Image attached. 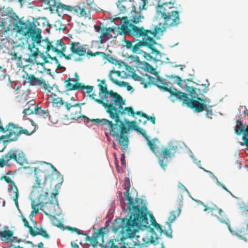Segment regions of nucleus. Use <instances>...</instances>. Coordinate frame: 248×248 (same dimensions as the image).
<instances>
[{
	"label": "nucleus",
	"mask_w": 248,
	"mask_h": 248,
	"mask_svg": "<svg viewBox=\"0 0 248 248\" xmlns=\"http://www.w3.org/2000/svg\"><path fill=\"white\" fill-rule=\"evenodd\" d=\"M173 3L165 2L156 7L157 16L163 20V26L165 27H175L180 23L179 13L173 9Z\"/></svg>",
	"instance_id": "7ed1b4c3"
},
{
	"label": "nucleus",
	"mask_w": 248,
	"mask_h": 248,
	"mask_svg": "<svg viewBox=\"0 0 248 248\" xmlns=\"http://www.w3.org/2000/svg\"><path fill=\"white\" fill-rule=\"evenodd\" d=\"M6 140H3V143L7 142L16 141L22 134L30 136L33 133V131L30 132L27 129H24L22 127H19L17 124L13 123H9L5 126Z\"/></svg>",
	"instance_id": "423d86ee"
},
{
	"label": "nucleus",
	"mask_w": 248,
	"mask_h": 248,
	"mask_svg": "<svg viewBox=\"0 0 248 248\" xmlns=\"http://www.w3.org/2000/svg\"><path fill=\"white\" fill-rule=\"evenodd\" d=\"M135 28L136 29L135 30H136V33H139L140 35L143 34L146 38L154 40V38H155L157 35L162 34L167 27H164L163 25L162 28L155 26L153 31L150 30H145L143 27Z\"/></svg>",
	"instance_id": "f3484780"
},
{
	"label": "nucleus",
	"mask_w": 248,
	"mask_h": 248,
	"mask_svg": "<svg viewBox=\"0 0 248 248\" xmlns=\"http://www.w3.org/2000/svg\"><path fill=\"white\" fill-rule=\"evenodd\" d=\"M66 46L62 39H59V43L57 49L58 51H55L54 53L58 55L59 58H61L64 57L66 60H70L72 59V55L68 54L65 55Z\"/></svg>",
	"instance_id": "393cba45"
},
{
	"label": "nucleus",
	"mask_w": 248,
	"mask_h": 248,
	"mask_svg": "<svg viewBox=\"0 0 248 248\" xmlns=\"http://www.w3.org/2000/svg\"><path fill=\"white\" fill-rule=\"evenodd\" d=\"M41 31L36 28L34 23H30V27L26 34V36L31 37L34 42L38 43L41 39Z\"/></svg>",
	"instance_id": "4be33fe9"
},
{
	"label": "nucleus",
	"mask_w": 248,
	"mask_h": 248,
	"mask_svg": "<svg viewBox=\"0 0 248 248\" xmlns=\"http://www.w3.org/2000/svg\"><path fill=\"white\" fill-rule=\"evenodd\" d=\"M147 140V144L150 148V149L156 155H157L158 152L159 151V149L157 146L154 143V141L155 140H157L156 139H154L152 140H150L148 138Z\"/></svg>",
	"instance_id": "e433bc0d"
},
{
	"label": "nucleus",
	"mask_w": 248,
	"mask_h": 248,
	"mask_svg": "<svg viewBox=\"0 0 248 248\" xmlns=\"http://www.w3.org/2000/svg\"><path fill=\"white\" fill-rule=\"evenodd\" d=\"M245 114L248 117V110H247ZM235 133L237 135L242 134H244L242 137L244 144L246 148L248 147V124H244L242 121L237 120L236 122V125L234 128Z\"/></svg>",
	"instance_id": "a211bd4d"
},
{
	"label": "nucleus",
	"mask_w": 248,
	"mask_h": 248,
	"mask_svg": "<svg viewBox=\"0 0 248 248\" xmlns=\"http://www.w3.org/2000/svg\"><path fill=\"white\" fill-rule=\"evenodd\" d=\"M36 184L32 187V194L35 195V194H39L41 192H44L45 190H47L48 189L46 187L45 183H41V181L36 177Z\"/></svg>",
	"instance_id": "cd10ccee"
},
{
	"label": "nucleus",
	"mask_w": 248,
	"mask_h": 248,
	"mask_svg": "<svg viewBox=\"0 0 248 248\" xmlns=\"http://www.w3.org/2000/svg\"><path fill=\"white\" fill-rule=\"evenodd\" d=\"M139 133L142 135L146 140H148V136L146 135V131L141 128L139 127L136 130Z\"/></svg>",
	"instance_id": "4d7b16f0"
},
{
	"label": "nucleus",
	"mask_w": 248,
	"mask_h": 248,
	"mask_svg": "<svg viewBox=\"0 0 248 248\" xmlns=\"http://www.w3.org/2000/svg\"><path fill=\"white\" fill-rule=\"evenodd\" d=\"M30 23L27 24L26 23L20 21L18 25L16 26L17 31L19 33L25 36L28 31V29L30 27Z\"/></svg>",
	"instance_id": "2f4dec72"
},
{
	"label": "nucleus",
	"mask_w": 248,
	"mask_h": 248,
	"mask_svg": "<svg viewBox=\"0 0 248 248\" xmlns=\"http://www.w3.org/2000/svg\"><path fill=\"white\" fill-rule=\"evenodd\" d=\"M203 211L209 212L211 215L216 217L220 223L227 224L230 230L229 220L222 209L218 208L216 205L211 202L207 203V205L204 206Z\"/></svg>",
	"instance_id": "ddd939ff"
},
{
	"label": "nucleus",
	"mask_w": 248,
	"mask_h": 248,
	"mask_svg": "<svg viewBox=\"0 0 248 248\" xmlns=\"http://www.w3.org/2000/svg\"><path fill=\"white\" fill-rule=\"evenodd\" d=\"M27 82L29 83L31 85L33 86H39L45 90L50 92L53 89V87H51L48 83L46 82L45 80L41 78H36L33 75H27L26 78Z\"/></svg>",
	"instance_id": "6ab92c4d"
},
{
	"label": "nucleus",
	"mask_w": 248,
	"mask_h": 248,
	"mask_svg": "<svg viewBox=\"0 0 248 248\" xmlns=\"http://www.w3.org/2000/svg\"><path fill=\"white\" fill-rule=\"evenodd\" d=\"M147 0H141V2H139V8L141 10L142 9H145V6L147 4Z\"/></svg>",
	"instance_id": "13d9d810"
},
{
	"label": "nucleus",
	"mask_w": 248,
	"mask_h": 248,
	"mask_svg": "<svg viewBox=\"0 0 248 248\" xmlns=\"http://www.w3.org/2000/svg\"><path fill=\"white\" fill-rule=\"evenodd\" d=\"M30 234L32 236L40 235L46 239H48L49 237V236L47 234V232L45 230H43L42 228L38 230V231H34L32 228L31 227Z\"/></svg>",
	"instance_id": "c9c22d12"
},
{
	"label": "nucleus",
	"mask_w": 248,
	"mask_h": 248,
	"mask_svg": "<svg viewBox=\"0 0 248 248\" xmlns=\"http://www.w3.org/2000/svg\"><path fill=\"white\" fill-rule=\"evenodd\" d=\"M58 192L56 190L51 196V200L46 202L44 205V212L47 216H52L57 215L56 208L58 207V201L57 196Z\"/></svg>",
	"instance_id": "2eb2a0df"
},
{
	"label": "nucleus",
	"mask_w": 248,
	"mask_h": 248,
	"mask_svg": "<svg viewBox=\"0 0 248 248\" xmlns=\"http://www.w3.org/2000/svg\"><path fill=\"white\" fill-rule=\"evenodd\" d=\"M146 76L149 80L148 82L144 83V87L145 88L147 87V84H153L154 85V83L155 82L156 78H154V77H152L151 76L146 75Z\"/></svg>",
	"instance_id": "c03bdc74"
},
{
	"label": "nucleus",
	"mask_w": 248,
	"mask_h": 248,
	"mask_svg": "<svg viewBox=\"0 0 248 248\" xmlns=\"http://www.w3.org/2000/svg\"><path fill=\"white\" fill-rule=\"evenodd\" d=\"M171 77L176 79L178 85H181V82H182L183 80L180 77L177 76H173L172 75H171Z\"/></svg>",
	"instance_id": "0e129e2a"
},
{
	"label": "nucleus",
	"mask_w": 248,
	"mask_h": 248,
	"mask_svg": "<svg viewBox=\"0 0 248 248\" xmlns=\"http://www.w3.org/2000/svg\"><path fill=\"white\" fill-rule=\"evenodd\" d=\"M1 179H4L5 181L8 183L11 184V187L10 189L13 190V201L15 202V205L16 207L18 208V199L19 197V192L18 188L16 185L15 182L13 181L11 178L9 176H3L1 177Z\"/></svg>",
	"instance_id": "5701e85b"
},
{
	"label": "nucleus",
	"mask_w": 248,
	"mask_h": 248,
	"mask_svg": "<svg viewBox=\"0 0 248 248\" xmlns=\"http://www.w3.org/2000/svg\"><path fill=\"white\" fill-rule=\"evenodd\" d=\"M178 186L180 188L183 189L184 191L187 192L186 188L181 182H179Z\"/></svg>",
	"instance_id": "774afa93"
},
{
	"label": "nucleus",
	"mask_w": 248,
	"mask_h": 248,
	"mask_svg": "<svg viewBox=\"0 0 248 248\" xmlns=\"http://www.w3.org/2000/svg\"><path fill=\"white\" fill-rule=\"evenodd\" d=\"M117 7L121 14H124L128 11H130L131 15L129 16V18L131 23L129 22V23L137 24L140 22L144 18V16L140 13L141 10L140 9V12L136 11V7L133 0H119L117 2ZM145 10H146V8L145 7ZM126 17H128L127 16ZM127 18L128 19V18ZM128 20H129L128 19Z\"/></svg>",
	"instance_id": "20e7f679"
},
{
	"label": "nucleus",
	"mask_w": 248,
	"mask_h": 248,
	"mask_svg": "<svg viewBox=\"0 0 248 248\" xmlns=\"http://www.w3.org/2000/svg\"><path fill=\"white\" fill-rule=\"evenodd\" d=\"M154 85L157 87L158 88L162 89V90L167 92L170 93L171 96L175 97L176 99L181 101L182 97L184 96L185 93L181 92L179 91H177L175 88H168L166 86V80L165 78H163L160 77H157L156 78V80Z\"/></svg>",
	"instance_id": "4468645a"
},
{
	"label": "nucleus",
	"mask_w": 248,
	"mask_h": 248,
	"mask_svg": "<svg viewBox=\"0 0 248 248\" xmlns=\"http://www.w3.org/2000/svg\"><path fill=\"white\" fill-rule=\"evenodd\" d=\"M246 224V226L237 229L235 234L237 237L246 242L248 241V223Z\"/></svg>",
	"instance_id": "c85d7f7f"
},
{
	"label": "nucleus",
	"mask_w": 248,
	"mask_h": 248,
	"mask_svg": "<svg viewBox=\"0 0 248 248\" xmlns=\"http://www.w3.org/2000/svg\"><path fill=\"white\" fill-rule=\"evenodd\" d=\"M104 96L105 98L108 97V95H109L110 97L114 98V101L115 104L117 105L120 108L124 104V102L123 101L122 97L116 92H114L113 91H108V93H104Z\"/></svg>",
	"instance_id": "a878e982"
},
{
	"label": "nucleus",
	"mask_w": 248,
	"mask_h": 248,
	"mask_svg": "<svg viewBox=\"0 0 248 248\" xmlns=\"http://www.w3.org/2000/svg\"><path fill=\"white\" fill-rule=\"evenodd\" d=\"M22 220V221H23V222L24 223V226L25 227L28 228L29 231V232L30 233L31 227H32L29 225V222H28V220L25 218L23 217Z\"/></svg>",
	"instance_id": "bf43d9fd"
},
{
	"label": "nucleus",
	"mask_w": 248,
	"mask_h": 248,
	"mask_svg": "<svg viewBox=\"0 0 248 248\" xmlns=\"http://www.w3.org/2000/svg\"><path fill=\"white\" fill-rule=\"evenodd\" d=\"M29 49L31 51V53L30 54V57L33 58L36 62H37V59L38 57L40 56L41 58H43V62L42 63H46L49 62L47 60V57L44 55L43 53L39 52L38 50L39 48L36 47L33 44H32V46L31 45H29ZM36 63L39 64L37 62H36Z\"/></svg>",
	"instance_id": "b1692460"
},
{
	"label": "nucleus",
	"mask_w": 248,
	"mask_h": 248,
	"mask_svg": "<svg viewBox=\"0 0 248 248\" xmlns=\"http://www.w3.org/2000/svg\"><path fill=\"white\" fill-rule=\"evenodd\" d=\"M94 28L96 32L100 33L99 38L101 44L104 43L107 39L110 38L112 36L111 33L114 31L111 27L104 28L98 25H94Z\"/></svg>",
	"instance_id": "aec40b11"
},
{
	"label": "nucleus",
	"mask_w": 248,
	"mask_h": 248,
	"mask_svg": "<svg viewBox=\"0 0 248 248\" xmlns=\"http://www.w3.org/2000/svg\"><path fill=\"white\" fill-rule=\"evenodd\" d=\"M175 212H177V211L174 212V211H172L170 212V215L168 218V220L169 221V223L168 224H170V223H171L175 220L176 218V215H175Z\"/></svg>",
	"instance_id": "09e8293b"
},
{
	"label": "nucleus",
	"mask_w": 248,
	"mask_h": 248,
	"mask_svg": "<svg viewBox=\"0 0 248 248\" xmlns=\"http://www.w3.org/2000/svg\"><path fill=\"white\" fill-rule=\"evenodd\" d=\"M68 230H71L76 232L78 234H82L85 236V244L88 246H91L93 248L96 247L98 245L101 246L104 243L103 237L104 232L103 228H100L97 232H94L92 237H90L87 234H84L76 228L67 227Z\"/></svg>",
	"instance_id": "1a4fd4ad"
},
{
	"label": "nucleus",
	"mask_w": 248,
	"mask_h": 248,
	"mask_svg": "<svg viewBox=\"0 0 248 248\" xmlns=\"http://www.w3.org/2000/svg\"><path fill=\"white\" fill-rule=\"evenodd\" d=\"M124 42L125 44L124 46L127 49H129L131 50L132 46H133L134 43H135V42L134 41H129L127 40H125Z\"/></svg>",
	"instance_id": "5fc2aeb1"
},
{
	"label": "nucleus",
	"mask_w": 248,
	"mask_h": 248,
	"mask_svg": "<svg viewBox=\"0 0 248 248\" xmlns=\"http://www.w3.org/2000/svg\"><path fill=\"white\" fill-rule=\"evenodd\" d=\"M242 211V220L245 224L248 223V205L243 204L240 207Z\"/></svg>",
	"instance_id": "f704fd0d"
},
{
	"label": "nucleus",
	"mask_w": 248,
	"mask_h": 248,
	"mask_svg": "<svg viewBox=\"0 0 248 248\" xmlns=\"http://www.w3.org/2000/svg\"><path fill=\"white\" fill-rule=\"evenodd\" d=\"M217 184L219 186H220L225 191H226L228 193H230L233 197H234V196L232 194V193L226 188V187L223 184L221 183L220 182H218V181H217Z\"/></svg>",
	"instance_id": "680f3d73"
},
{
	"label": "nucleus",
	"mask_w": 248,
	"mask_h": 248,
	"mask_svg": "<svg viewBox=\"0 0 248 248\" xmlns=\"http://www.w3.org/2000/svg\"><path fill=\"white\" fill-rule=\"evenodd\" d=\"M13 234V231L9 230L0 231V237L4 238L6 240L10 239L12 237Z\"/></svg>",
	"instance_id": "4c0bfd02"
},
{
	"label": "nucleus",
	"mask_w": 248,
	"mask_h": 248,
	"mask_svg": "<svg viewBox=\"0 0 248 248\" xmlns=\"http://www.w3.org/2000/svg\"><path fill=\"white\" fill-rule=\"evenodd\" d=\"M142 117L145 118L148 121H150L154 124H155V117L150 116L149 115H147L146 114H142Z\"/></svg>",
	"instance_id": "8fccbe9b"
},
{
	"label": "nucleus",
	"mask_w": 248,
	"mask_h": 248,
	"mask_svg": "<svg viewBox=\"0 0 248 248\" xmlns=\"http://www.w3.org/2000/svg\"><path fill=\"white\" fill-rule=\"evenodd\" d=\"M121 21L123 22L121 26V30L123 32L124 34H127L129 35L134 36L136 37H141V40L139 41V42L134 43L131 51L133 53H140V50L141 47L145 46L149 48L152 50V53H155L156 55H161L159 51L155 48L154 46V45L156 44V42L155 40H152L149 38H146L145 35L139 34V33H136V30L135 27H137L134 24L129 23L128 20V18L126 16H124L121 18Z\"/></svg>",
	"instance_id": "f03ea898"
},
{
	"label": "nucleus",
	"mask_w": 248,
	"mask_h": 248,
	"mask_svg": "<svg viewBox=\"0 0 248 248\" xmlns=\"http://www.w3.org/2000/svg\"><path fill=\"white\" fill-rule=\"evenodd\" d=\"M112 74H116L118 77H120L121 76V72L119 71H114V70H111L110 71L109 74V78H110V75L112 76ZM113 78V77H112Z\"/></svg>",
	"instance_id": "e2e57ef3"
},
{
	"label": "nucleus",
	"mask_w": 248,
	"mask_h": 248,
	"mask_svg": "<svg viewBox=\"0 0 248 248\" xmlns=\"http://www.w3.org/2000/svg\"><path fill=\"white\" fill-rule=\"evenodd\" d=\"M34 202H35L34 201L31 202V208L33 210L32 213L36 214L39 212L38 206H40V205H39V203L35 204Z\"/></svg>",
	"instance_id": "49530a36"
},
{
	"label": "nucleus",
	"mask_w": 248,
	"mask_h": 248,
	"mask_svg": "<svg viewBox=\"0 0 248 248\" xmlns=\"http://www.w3.org/2000/svg\"><path fill=\"white\" fill-rule=\"evenodd\" d=\"M35 195L38 197L37 202L39 203V205H40L41 207L44 206V204H45L46 202H48L47 201L48 197V193L47 190H45L44 192H41L39 194H35L34 196Z\"/></svg>",
	"instance_id": "7c9ffc66"
},
{
	"label": "nucleus",
	"mask_w": 248,
	"mask_h": 248,
	"mask_svg": "<svg viewBox=\"0 0 248 248\" xmlns=\"http://www.w3.org/2000/svg\"><path fill=\"white\" fill-rule=\"evenodd\" d=\"M169 229L167 230L164 231V234L168 237L171 238L172 236V230L170 228V224H168Z\"/></svg>",
	"instance_id": "864d4df0"
},
{
	"label": "nucleus",
	"mask_w": 248,
	"mask_h": 248,
	"mask_svg": "<svg viewBox=\"0 0 248 248\" xmlns=\"http://www.w3.org/2000/svg\"><path fill=\"white\" fill-rule=\"evenodd\" d=\"M153 226L154 228L160 233H162L164 231L162 229V226L157 222L154 223Z\"/></svg>",
	"instance_id": "3c124183"
},
{
	"label": "nucleus",
	"mask_w": 248,
	"mask_h": 248,
	"mask_svg": "<svg viewBox=\"0 0 248 248\" xmlns=\"http://www.w3.org/2000/svg\"><path fill=\"white\" fill-rule=\"evenodd\" d=\"M184 96L182 97L181 101L183 104L186 105L187 107L194 109L198 112H202L206 107H211L209 105L211 102L210 99L205 97L203 99L196 96L197 100L189 99L187 95L185 93Z\"/></svg>",
	"instance_id": "0eeeda50"
},
{
	"label": "nucleus",
	"mask_w": 248,
	"mask_h": 248,
	"mask_svg": "<svg viewBox=\"0 0 248 248\" xmlns=\"http://www.w3.org/2000/svg\"><path fill=\"white\" fill-rule=\"evenodd\" d=\"M96 94L94 93H93L92 94H89V97L90 99L93 100L95 102H97V103L102 105L106 109V111L107 112H111V109L113 108V104L109 103H106L103 101L101 99H99L95 98L94 97V96H95Z\"/></svg>",
	"instance_id": "c756f323"
},
{
	"label": "nucleus",
	"mask_w": 248,
	"mask_h": 248,
	"mask_svg": "<svg viewBox=\"0 0 248 248\" xmlns=\"http://www.w3.org/2000/svg\"><path fill=\"white\" fill-rule=\"evenodd\" d=\"M53 218L52 219L51 221L53 225L57 226L58 227L60 228V229H64V227L63 224L58 219H57L54 216H53Z\"/></svg>",
	"instance_id": "79ce46f5"
},
{
	"label": "nucleus",
	"mask_w": 248,
	"mask_h": 248,
	"mask_svg": "<svg viewBox=\"0 0 248 248\" xmlns=\"http://www.w3.org/2000/svg\"><path fill=\"white\" fill-rule=\"evenodd\" d=\"M149 217H150V221L151 222V224L153 225L154 223H155L156 222L155 219L153 214H149Z\"/></svg>",
	"instance_id": "338daca9"
},
{
	"label": "nucleus",
	"mask_w": 248,
	"mask_h": 248,
	"mask_svg": "<svg viewBox=\"0 0 248 248\" xmlns=\"http://www.w3.org/2000/svg\"><path fill=\"white\" fill-rule=\"evenodd\" d=\"M132 78L134 80L136 81H140L141 84H144L145 79L142 77L136 74V73H134L132 75Z\"/></svg>",
	"instance_id": "a18cd8bd"
},
{
	"label": "nucleus",
	"mask_w": 248,
	"mask_h": 248,
	"mask_svg": "<svg viewBox=\"0 0 248 248\" xmlns=\"http://www.w3.org/2000/svg\"><path fill=\"white\" fill-rule=\"evenodd\" d=\"M177 146L172 144H169L167 146L163 147L159 150L157 155L159 163L160 166L164 169L170 162V159L174 156L176 152Z\"/></svg>",
	"instance_id": "9b49d317"
},
{
	"label": "nucleus",
	"mask_w": 248,
	"mask_h": 248,
	"mask_svg": "<svg viewBox=\"0 0 248 248\" xmlns=\"http://www.w3.org/2000/svg\"><path fill=\"white\" fill-rule=\"evenodd\" d=\"M143 55L147 60H150L152 59V57L151 56L150 53L143 51Z\"/></svg>",
	"instance_id": "052dcab7"
},
{
	"label": "nucleus",
	"mask_w": 248,
	"mask_h": 248,
	"mask_svg": "<svg viewBox=\"0 0 248 248\" xmlns=\"http://www.w3.org/2000/svg\"><path fill=\"white\" fill-rule=\"evenodd\" d=\"M33 112L40 117L44 118L47 117L49 115V111L47 109H42L39 105H37L33 110Z\"/></svg>",
	"instance_id": "72a5a7b5"
},
{
	"label": "nucleus",
	"mask_w": 248,
	"mask_h": 248,
	"mask_svg": "<svg viewBox=\"0 0 248 248\" xmlns=\"http://www.w3.org/2000/svg\"><path fill=\"white\" fill-rule=\"evenodd\" d=\"M51 2L54 3V0H50L48 1V3L49 5H52L53 6H56L57 10L60 12H62L63 10L69 12H74L75 14H76L79 17H84L85 18H87L89 17L90 14L89 11H87L88 8L85 5L84 3H79L77 6H71L70 5H66L64 4L59 3L56 6L55 4H51Z\"/></svg>",
	"instance_id": "6e6552de"
},
{
	"label": "nucleus",
	"mask_w": 248,
	"mask_h": 248,
	"mask_svg": "<svg viewBox=\"0 0 248 248\" xmlns=\"http://www.w3.org/2000/svg\"><path fill=\"white\" fill-rule=\"evenodd\" d=\"M75 78L72 80L70 78L65 80V88L67 91L77 90L80 89L83 85L82 83H79V78L77 73L74 74Z\"/></svg>",
	"instance_id": "412c9836"
},
{
	"label": "nucleus",
	"mask_w": 248,
	"mask_h": 248,
	"mask_svg": "<svg viewBox=\"0 0 248 248\" xmlns=\"http://www.w3.org/2000/svg\"><path fill=\"white\" fill-rule=\"evenodd\" d=\"M81 104L76 102H66L65 108L67 111L70 113V116L72 119H77L81 117L89 119L86 116L82 115L81 112Z\"/></svg>",
	"instance_id": "dca6fc26"
},
{
	"label": "nucleus",
	"mask_w": 248,
	"mask_h": 248,
	"mask_svg": "<svg viewBox=\"0 0 248 248\" xmlns=\"http://www.w3.org/2000/svg\"><path fill=\"white\" fill-rule=\"evenodd\" d=\"M52 101L53 103L57 105H62L65 103L62 98L56 96V94H54V97H52Z\"/></svg>",
	"instance_id": "ea45409f"
},
{
	"label": "nucleus",
	"mask_w": 248,
	"mask_h": 248,
	"mask_svg": "<svg viewBox=\"0 0 248 248\" xmlns=\"http://www.w3.org/2000/svg\"><path fill=\"white\" fill-rule=\"evenodd\" d=\"M9 28L5 22H0V40L3 41L7 40L9 37L10 34Z\"/></svg>",
	"instance_id": "bb28decb"
},
{
	"label": "nucleus",
	"mask_w": 248,
	"mask_h": 248,
	"mask_svg": "<svg viewBox=\"0 0 248 248\" xmlns=\"http://www.w3.org/2000/svg\"><path fill=\"white\" fill-rule=\"evenodd\" d=\"M122 107L117 108L114 105L113 108L111 109V112H107L110 118L114 120L115 124H113L110 121L106 119H93L91 121L101 125H107L109 128V134L112 137L117 138L116 140L120 145L121 149L125 150L128 145L129 140L127 136L124 134L129 132V128L126 126L125 124L120 119V115L124 114L125 112L130 113L133 116L135 115L133 109L131 107H125L124 109L121 110Z\"/></svg>",
	"instance_id": "f257e3e1"
},
{
	"label": "nucleus",
	"mask_w": 248,
	"mask_h": 248,
	"mask_svg": "<svg viewBox=\"0 0 248 248\" xmlns=\"http://www.w3.org/2000/svg\"><path fill=\"white\" fill-rule=\"evenodd\" d=\"M197 88H194L193 87H187L186 88V91L191 95L192 99L193 98H196V96H198L199 95L196 92Z\"/></svg>",
	"instance_id": "58836bf2"
},
{
	"label": "nucleus",
	"mask_w": 248,
	"mask_h": 248,
	"mask_svg": "<svg viewBox=\"0 0 248 248\" xmlns=\"http://www.w3.org/2000/svg\"><path fill=\"white\" fill-rule=\"evenodd\" d=\"M59 43V39L50 41L48 38H46L45 40H43L42 41H41V39L39 42L36 43L40 47H43V48L45 50V51L42 50L43 53L45 52L46 54L47 58L55 62L57 68H62V67L61 66L56 57H52L50 55L49 52L51 51L53 53H54L55 51L59 52L57 49Z\"/></svg>",
	"instance_id": "9d476101"
},
{
	"label": "nucleus",
	"mask_w": 248,
	"mask_h": 248,
	"mask_svg": "<svg viewBox=\"0 0 248 248\" xmlns=\"http://www.w3.org/2000/svg\"><path fill=\"white\" fill-rule=\"evenodd\" d=\"M23 113L24 114L25 116L34 114V113L33 112V110L30 109V107H28L27 108L24 109L23 111Z\"/></svg>",
	"instance_id": "6e6d98bb"
},
{
	"label": "nucleus",
	"mask_w": 248,
	"mask_h": 248,
	"mask_svg": "<svg viewBox=\"0 0 248 248\" xmlns=\"http://www.w3.org/2000/svg\"><path fill=\"white\" fill-rule=\"evenodd\" d=\"M126 123L128 124V126H126L129 128H132L135 131H136L139 128L138 126L137 125L136 122L135 121H131L129 122L128 121H126Z\"/></svg>",
	"instance_id": "37998d69"
},
{
	"label": "nucleus",
	"mask_w": 248,
	"mask_h": 248,
	"mask_svg": "<svg viewBox=\"0 0 248 248\" xmlns=\"http://www.w3.org/2000/svg\"><path fill=\"white\" fill-rule=\"evenodd\" d=\"M204 110H206V111L205 114L206 117L211 118L213 115V111L211 109V107H206Z\"/></svg>",
	"instance_id": "603ef678"
},
{
	"label": "nucleus",
	"mask_w": 248,
	"mask_h": 248,
	"mask_svg": "<svg viewBox=\"0 0 248 248\" xmlns=\"http://www.w3.org/2000/svg\"><path fill=\"white\" fill-rule=\"evenodd\" d=\"M93 86H85L83 84V85L81 86V87L80 88V89L81 90H86V93L88 94H90L91 93H92L93 89Z\"/></svg>",
	"instance_id": "de8ad7c7"
},
{
	"label": "nucleus",
	"mask_w": 248,
	"mask_h": 248,
	"mask_svg": "<svg viewBox=\"0 0 248 248\" xmlns=\"http://www.w3.org/2000/svg\"><path fill=\"white\" fill-rule=\"evenodd\" d=\"M5 75L4 74L3 70L1 67L0 66V80L4 79Z\"/></svg>",
	"instance_id": "69168bd1"
},
{
	"label": "nucleus",
	"mask_w": 248,
	"mask_h": 248,
	"mask_svg": "<svg viewBox=\"0 0 248 248\" xmlns=\"http://www.w3.org/2000/svg\"><path fill=\"white\" fill-rule=\"evenodd\" d=\"M14 161L20 165L25 166L28 162L25 155L23 151L17 148L10 149L6 154L0 158V167L10 166V163Z\"/></svg>",
	"instance_id": "39448f33"
},
{
	"label": "nucleus",
	"mask_w": 248,
	"mask_h": 248,
	"mask_svg": "<svg viewBox=\"0 0 248 248\" xmlns=\"http://www.w3.org/2000/svg\"><path fill=\"white\" fill-rule=\"evenodd\" d=\"M110 80L115 84L117 85L119 87H126L127 90L128 91L133 92L134 89L130 86L129 83L127 82L118 81L117 79H114L110 75Z\"/></svg>",
	"instance_id": "473e14b6"
},
{
	"label": "nucleus",
	"mask_w": 248,
	"mask_h": 248,
	"mask_svg": "<svg viewBox=\"0 0 248 248\" xmlns=\"http://www.w3.org/2000/svg\"><path fill=\"white\" fill-rule=\"evenodd\" d=\"M101 83L99 84L98 85V86L99 89V94H101V93H108V90L107 85H105V86H103V84H105V81L104 80L101 81Z\"/></svg>",
	"instance_id": "a19ab883"
},
{
	"label": "nucleus",
	"mask_w": 248,
	"mask_h": 248,
	"mask_svg": "<svg viewBox=\"0 0 248 248\" xmlns=\"http://www.w3.org/2000/svg\"><path fill=\"white\" fill-rule=\"evenodd\" d=\"M70 46V50L73 54H76L79 57L83 56L85 54L91 57H94L97 55H100L104 58H106L107 55L105 53L103 52L97 51L93 53L91 50L86 51L85 48L86 45H82L78 42L70 41L68 43Z\"/></svg>",
	"instance_id": "f8f14e48"
}]
</instances>
